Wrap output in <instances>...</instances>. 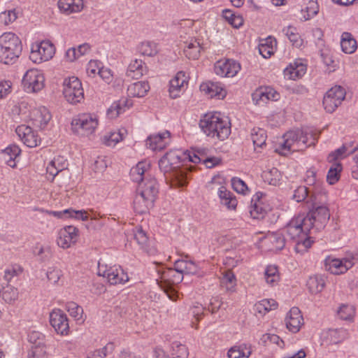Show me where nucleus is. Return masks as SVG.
I'll return each instance as SVG.
<instances>
[{
  "instance_id": "obj_1",
  "label": "nucleus",
  "mask_w": 358,
  "mask_h": 358,
  "mask_svg": "<svg viewBox=\"0 0 358 358\" xmlns=\"http://www.w3.org/2000/svg\"><path fill=\"white\" fill-rule=\"evenodd\" d=\"M320 133L313 128H303L287 131L276 145L275 151L286 156L292 152H298L314 145Z\"/></svg>"
},
{
  "instance_id": "obj_2",
  "label": "nucleus",
  "mask_w": 358,
  "mask_h": 358,
  "mask_svg": "<svg viewBox=\"0 0 358 358\" xmlns=\"http://www.w3.org/2000/svg\"><path fill=\"white\" fill-rule=\"evenodd\" d=\"M327 201V196L324 189L317 190L308 199L309 212L305 215V219L308 222L307 226H310L313 232L323 229L329 220L330 214L326 206Z\"/></svg>"
},
{
  "instance_id": "obj_3",
  "label": "nucleus",
  "mask_w": 358,
  "mask_h": 358,
  "mask_svg": "<svg viewBox=\"0 0 358 358\" xmlns=\"http://www.w3.org/2000/svg\"><path fill=\"white\" fill-rule=\"evenodd\" d=\"M306 224L305 214H301L293 217L285 228L286 235L290 239H297L295 250L298 253L306 252L313 243L310 237H307L308 234L312 233V229Z\"/></svg>"
},
{
  "instance_id": "obj_4",
  "label": "nucleus",
  "mask_w": 358,
  "mask_h": 358,
  "mask_svg": "<svg viewBox=\"0 0 358 358\" xmlns=\"http://www.w3.org/2000/svg\"><path fill=\"white\" fill-rule=\"evenodd\" d=\"M199 127L208 136L220 141L227 138L231 133L229 122L223 120L217 113L206 114L200 120Z\"/></svg>"
},
{
  "instance_id": "obj_5",
  "label": "nucleus",
  "mask_w": 358,
  "mask_h": 358,
  "mask_svg": "<svg viewBox=\"0 0 358 358\" xmlns=\"http://www.w3.org/2000/svg\"><path fill=\"white\" fill-rule=\"evenodd\" d=\"M22 50L21 41L16 34L6 32L0 36V62L13 64L20 55Z\"/></svg>"
},
{
  "instance_id": "obj_6",
  "label": "nucleus",
  "mask_w": 358,
  "mask_h": 358,
  "mask_svg": "<svg viewBox=\"0 0 358 358\" xmlns=\"http://www.w3.org/2000/svg\"><path fill=\"white\" fill-rule=\"evenodd\" d=\"M159 273L161 275L159 286L171 300L176 301L178 298V294L173 286L180 283L183 279V275L175 266L174 268H166L162 271H159Z\"/></svg>"
},
{
  "instance_id": "obj_7",
  "label": "nucleus",
  "mask_w": 358,
  "mask_h": 358,
  "mask_svg": "<svg viewBox=\"0 0 358 358\" xmlns=\"http://www.w3.org/2000/svg\"><path fill=\"white\" fill-rule=\"evenodd\" d=\"M63 94L66 101L71 103L80 102L84 98L82 83L76 77L66 78L64 81Z\"/></svg>"
},
{
  "instance_id": "obj_8",
  "label": "nucleus",
  "mask_w": 358,
  "mask_h": 358,
  "mask_svg": "<svg viewBox=\"0 0 358 358\" xmlns=\"http://www.w3.org/2000/svg\"><path fill=\"white\" fill-rule=\"evenodd\" d=\"M97 274L106 278L111 285L124 284L129 280L127 273L120 266L108 267L99 262Z\"/></svg>"
},
{
  "instance_id": "obj_9",
  "label": "nucleus",
  "mask_w": 358,
  "mask_h": 358,
  "mask_svg": "<svg viewBox=\"0 0 358 358\" xmlns=\"http://www.w3.org/2000/svg\"><path fill=\"white\" fill-rule=\"evenodd\" d=\"M159 168L164 173L166 179L175 180L180 186H185L187 183V177L185 171L177 169L171 164L164 156L159 161Z\"/></svg>"
},
{
  "instance_id": "obj_10",
  "label": "nucleus",
  "mask_w": 358,
  "mask_h": 358,
  "mask_svg": "<svg viewBox=\"0 0 358 358\" xmlns=\"http://www.w3.org/2000/svg\"><path fill=\"white\" fill-rule=\"evenodd\" d=\"M97 124V119L91 114L87 113L79 115L71 122L73 131L82 136L92 134Z\"/></svg>"
},
{
  "instance_id": "obj_11",
  "label": "nucleus",
  "mask_w": 358,
  "mask_h": 358,
  "mask_svg": "<svg viewBox=\"0 0 358 358\" xmlns=\"http://www.w3.org/2000/svg\"><path fill=\"white\" fill-rule=\"evenodd\" d=\"M345 90L339 85H336L328 90L323 99V106L328 113H333L345 99Z\"/></svg>"
},
{
  "instance_id": "obj_12",
  "label": "nucleus",
  "mask_w": 358,
  "mask_h": 358,
  "mask_svg": "<svg viewBox=\"0 0 358 358\" xmlns=\"http://www.w3.org/2000/svg\"><path fill=\"white\" fill-rule=\"evenodd\" d=\"M44 76L37 69L28 70L23 76L22 83L27 92H36L44 86Z\"/></svg>"
},
{
  "instance_id": "obj_13",
  "label": "nucleus",
  "mask_w": 358,
  "mask_h": 358,
  "mask_svg": "<svg viewBox=\"0 0 358 358\" xmlns=\"http://www.w3.org/2000/svg\"><path fill=\"white\" fill-rule=\"evenodd\" d=\"M50 322L57 334L61 335L69 334V320L66 315L62 310L55 309L50 313Z\"/></svg>"
},
{
  "instance_id": "obj_14",
  "label": "nucleus",
  "mask_w": 358,
  "mask_h": 358,
  "mask_svg": "<svg viewBox=\"0 0 358 358\" xmlns=\"http://www.w3.org/2000/svg\"><path fill=\"white\" fill-rule=\"evenodd\" d=\"M78 230L73 226H66L59 230L57 243L59 247L67 249L77 241Z\"/></svg>"
},
{
  "instance_id": "obj_15",
  "label": "nucleus",
  "mask_w": 358,
  "mask_h": 358,
  "mask_svg": "<svg viewBox=\"0 0 358 358\" xmlns=\"http://www.w3.org/2000/svg\"><path fill=\"white\" fill-rule=\"evenodd\" d=\"M240 64L232 59L220 60L215 64L214 71L221 77H233L240 70Z\"/></svg>"
},
{
  "instance_id": "obj_16",
  "label": "nucleus",
  "mask_w": 358,
  "mask_h": 358,
  "mask_svg": "<svg viewBox=\"0 0 358 358\" xmlns=\"http://www.w3.org/2000/svg\"><path fill=\"white\" fill-rule=\"evenodd\" d=\"M15 131L27 147L35 148L40 145L41 138L30 127L22 124L18 126Z\"/></svg>"
},
{
  "instance_id": "obj_17",
  "label": "nucleus",
  "mask_w": 358,
  "mask_h": 358,
  "mask_svg": "<svg viewBox=\"0 0 358 358\" xmlns=\"http://www.w3.org/2000/svg\"><path fill=\"white\" fill-rule=\"evenodd\" d=\"M138 192L155 201L159 193V185L157 180L151 176L146 177L143 182H140Z\"/></svg>"
},
{
  "instance_id": "obj_18",
  "label": "nucleus",
  "mask_w": 358,
  "mask_h": 358,
  "mask_svg": "<svg viewBox=\"0 0 358 358\" xmlns=\"http://www.w3.org/2000/svg\"><path fill=\"white\" fill-rule=\"evenodd\" d=\"M185 85H187V81L185 73L182 71L177 73L169 83V92L170 96L172 99L180 96L181 92L185 90Z\"/></svg>"
},
{
  "instance_id": "obj_19",
  "label": "nucleus",
  "mask_w": 358,
  "mask_h": 358,
  "mask_svg": "<svg viewBox=\"0 0 358 358\" xmlns=\"http://www.w3.org/2000/svg\"><path fill=\"white\" fill-rule=\"evenodd\" d=\"M264 196L262 192H257L251 201V206L250 208V213L254 219H262L268 211V208L261 201L262 197Z\"/></svg>"
},
{
  "instance_id": "obj_20",
  "label": "nucleus",
  "mask_w": 358,
  "mask_h": 358,
  "mask_svg": "<svg viewBox=\"0 0 358 358\" xmlns=\"http://www.w3.org/2000/svg\"><path fill=\"white\" fill-rule=\"evenodd\" d=\"M303 321L301 311L296 307L290 309L285 319L287 328L292 333H296L300 330Z\"/></svg>"
},
{
  "instance_id": "obj_21",
  "label": "nucleus",
  "mask_w": 358,
  "mask_h": 358,
  "mask_svg": "<svg viewBox=\"0 0 358 358\" xmlns=\"http://www.w3.org/2000/svg\"><path fill=\"white\" fill-rule=\"evenodd\" d=\"M169 136L170 133L168 131L150 136L146 140V145L152 150H162L168 144Z\"/></svg>"
},
{
  "instance_id": "obj_22",
  "label": "nucleus",
  "mask_w": 358,
  "mask_h": 358,
  "mask_svg": "<svg viewBox=\"0 0 358 358\" xmlns=\"http://www.w3.org/2000/svg\"><path fill=\"white\" fill-rule=\"evenodd\" d=\"M134 236L135 240L141 246V249L146 252L148 255L153 256L157 254V248L150 245L148 238L145 231L143 230L142 227H136L134 231Z\"/></svg>"
},
{
  "instance_id": "obj_23",
  "label": "nucleus",
  "mask_w": 358,
  "mask_h": 358,
  "mask_svg": "<svg viewBox=\"0 0 358 358\" xmlns=\"http://www.w3.org/2000/svg\"><path fill=\"white\" fill-rule=\"evenodd\" d=\"M306 72V65L300 59H297L284 70L285 77L290 80H296L301 78Z\"/></svg>"
},
{
  "instance_id": "obj_24",
  "label": "nucleus",
  "mask_w": 358,
  "mask_h": 358,
  "mask_svg": "<svg viewBox=\"0 0 358 358\" xmlns=\"http://www.w3.org/2000/svg\"><path fill=\"white\" fill-rule=\"evenodd\" d=\"M31 120L36 127L43 129L51 120V115L47 108L41 107L32 111Z\"/></svg>"
},
{
  "instance_id": "obj_25",
  "label": "nucleus",
  "mask_w": 358,
  "mask_h": 358,
  "mask_svg": "<svg viewBox=\"0 0 358 358\" xmlns=\"http://www.w3.org/2000/svg\"><path fill=\"white\" fill-rule=\"evenodd\" d=\"M318 189H323L318 185H315L311 188L306 187V186H299L294 191L292 197L297 202L305 201L308 206L310 205V202H308L309 198L310 199Z\"/></svg>"
},
{
  "instance_id": "obj_26",
  "label": "nucleus",
  "mask_w": 358,
  "mask_h": 358,
  "mask_svg": "<svg viewBox=\"0 0 358 358\" xmlns=\"http://www.w3.org/2000/svg\"><path fill=\"white\" fill-rule=\"evenodd\" d=\"M57 5L60 11L66 15L78 13L83 8V0H59Z\"/></svg>"
},
{
  "instance_id": "obj_27",
  "label": "nucleus",
  "mask_w": 358,
  "mask_h": 358,
  "mask_svg": "<svg viewBox=\"0 0 358 358\" xmlns=\"http://www.w3.org/2000/svg\"><path fill=\"white\" fill-rule=\"evenodd\" d=\"M154 203L153 200L138 192L134 200V209L137 213L144 214L154 206Z\"/></svg>"
},
{
  "instance_id": "obj_28",
  "label": "nucleus",
  "mask_w": 358,
  "mask_h": 358,
  "mask_svg": "<svg viewBox=\"0 0 358 358\" xmlns=\"http://www.w3.org/2000/svg\"><path fill=\"white\" fill-rule=\"evenodd\" d=\"M200 90L211 98L215 96L224 98L226 95L222 85L218 83L208 82L203 83L200 86Z\"/></svg>"
},
{
  "instance_id": "obj_29",
  "label": "nucleus",
  "mask_w": 358,
  "mask_h": 358,
  "mask_svg": "<svg viewBox=\"0 0 358 358\" xmlns=\"http://www.w3.org/2000/svg\"><path fill=\"white\" fill-rule=\"evenodd\" d=\"M220 203L228 209L234 210L237 206V200L232 192L227 190L224 186H221L217 192Z\"/></svg>"
},
{
  "instance_id": "obj_30",
  "label": "nucleus",
  "mask_w": 358,
  "mask_h": 358,
  "mask_svg": "<svg viewBox=\"0 0 358 358\" xmlns=\"http://www.w3.org/2000/svg\"><path fill=\"white\" fill-rule=\"evenodd\" d=\"M149 166L150 164L146 162H138L136 166L132 167L130 170V177L131 180L138 183L139 185L140 182H143L146 177H149V176H145Z\"/></svg>"
},
{
  "instance_id": "obj_31",
  "label": "nucleus",
  "mask_w": 358,
  "mask_h": 358,
  "mask_svg": "<svg viewBox=\"0 0 358 358\" xmlns=\"http://www.w3.org/2000/svg\"><path fill=\"white\" fill-rule=\"evenodd\" d=\"M149 90L150 85L148 82L138 81L128 86L127 94L131 97H143Z\"/></svg>"
},
{
  "instance_id": "obj_32",
  "label": "nucleus",
  "mask_w": 358,
  "mask_h": 358,
  "mask_svg": "<svg viewBox=\"0 0 358 358\" xmlns=\"http://www.w3.org/2000/svg\"><path fill=\"white\" fill-rule=\"evenodd\" d=\"M146 71V66L141 59L132 61L127 70V76L132 79H138Z\"/></svg>"
},
{
  "instance_id": "obj_33",
  "label": "nucleus",
  "mask_w": 358,
  "mask_h": 358,
  "mask_svg": "<svg viewBox=\"0 0 358 358\" xmlns=\"http://www.w3.org/2000/svg\"><path fill=\"white\" fill-rule=\"evenodd\" d=\"M68 163L66 159L62 156L55 157L47 166V172L52 176H56L59 172L67 169Z\"/></svg>"
},
{
  "instance_id": "obj_34",
  "label": "nucleus",
  "mask_w": 358,
  "mask_h": 358,
  "mask_svg": "<svg viewBox=\"0 0 358 358\" xmlns=\"http://www.w3.org/2000/svg\"><path fill=\"white\" fill-rule=\"evenodd\" d=\"M132 105L133 101L129 99H120L113 103L110 108H108V115H110L111 117H117L124 113L127 109L130 108Z\"/></svg>"
},
{
  "instance_id": "obj_35",
  "label": "nucleus",
  "mask_w": 358,
  "mask_h": 358,
  "mask_svg": "<svg viewBox=\"0 0 358 358\" xmlns=\"http://www.w3.org/2000/svg\"><path fill=\"white\" fill-rule=\"evenodd\" d=\"M201 43L195 38H192L189 41L185 42L184 48V54L191 59H197L201 52Z\"/></svg>"
},
{
  "instance_id": "obj_36",
  "label": "nucleus",
  "mask_w": 358,
  "mask_h": 358,
  "mask_svg": "<svg viewBox=\"0 0 358 358\" xmlns=\"http://www.w3.org/2000/svg\"><path fill=\"white\" fill-rule=\"evenodd\" d=\"M348 337V332L343 328L329 329L325 339L330 344H337Z\"/></svg>"
},
{
  "instance_id": "obj_37",
  "label": "nucleus",
  "mask_w": 358,
  "mask_h": 358,
  "mask_svg": "<svg viewBox=\"0 0 358 358\" xmlns=\"http://www.w3.org/2000/svg\"><path fill=\"white\" fill-rule=\"evenodd\" d=\"M341 47L346 54L355 52L357 48V41L349 32H343L341 36Z\"/></svg>"
},
{
  "instance_id": "obj_38",
  "label": "nucleus",
  "mask_w": 358,
  "mask_h": 358,
  "mask_svg": "<svg viewBox=\"0 0 358 358\" xmlns=\"http://www.w3.org/2000/svg\"><path fill=\"white\" fill-rule=\"evenodd\" d=\"M34 45L45 61L50 59L55 52L53 44L48 41H43Z\"/></svg>"
},
{
  "instance_id": "obj_39",
  "label": "nucleus",
  "mask_w": 358,
  "mask_h": 358,
  "mask_svg": "<svg viewBox=\"0 0 358 358\" xmlns=\"http://www.w3.org/2000/svg\"><path fill=\"white\" fill-rule=\"evenodd\" d=\"M174 266L182 275L184 274H195L198 271L196 264L192 261L178 259L175 262Z\"/></svg>"
},
{
  "instance_id": "obj_40",
  "label": "nucleus",
  "mask_w": 358,
  "mask_h": 358,
  "mask_svg": "<svg viewBox=\"0 0 358 358\" xmlns=\"http://www.w3.org/2000/svg\"><path fill=\"white\" fill-rule=\"evenodd\" d=\"M266 132L264 129L259 127L253 128L251 131V138L253 142L255 149L256 148H262L266 145Z\"/></svg>"
},
{
  "instance_id": "obj_41",
  "label": "nucleus",
  "mask_w": 358,
  "mask_h": 358,
  "mask_svg": "<svg viewBox=\"0 0 358 358\" xmlns=\"http://www.w3.org/2000/svg\"><path fill=\"white\" fill-rule=\"evenodd\" d=\"M306 285L312 294H317L322 291L325 282L322 276L314 275L308 278Z\"/></svg>"
},
{
  "instance_id": "obj_42",
  "label": "nucleus",
  "mask_w": 358,
  "mask_h": 358,
  "mask_svg": "<svg viewBox=\"0 0 358 358\" xmlns=\"http://www.w3.org/2000/svg\"><path fill=\"white\" fill-rule=\"evenodd\" d=\"M282 32L286 35L292 44L296 47L301 48L303 45V40L297 32L296 28L292 26L285 27Z\"/></svg>"
},
{
  "instance_id": "obj_43",
  "label": "nucleus",
  "mask_w": 358,
  "mask_h": 358,
  "mask_svg": "<svg viewBox=\"0 0 358 358\" xmlns=\"http://www.w3.org/2000/svg\"><path fill=\"white\" fill-rule=\"evenodd\" d=\"M21 152V150L20 148L16 145H11L8 147H7L3 150V155L5 159L7 160V164L8 166L11 167L15 166V159L17 157L20 155Z\"/></svg>"
},
{
  "instance_id": "obj_44",
  "label": "nucleus",
  "mask_w": 358,
  "mask_h": 358,
  "mask_svg": "<svg viewBox=\"0 0 358 358\" xmlns=\"http://www.w3.org/2000/svg\"><path fill=\"white\" fill-rule=\"evenodd\" d=\"M264 278L267 284L271 286L275 285L280 280L277 266L272 265L268 266L265 269Z\"/></svg>"
},
{
  "instance_id": "obj_45",
  "label": "nucleus",
  "mask_w": 358,
  "mask_h": 358,
  "mask_svg": "<svg viewBox=\"0 0 358 358\" xmlns=\"http://www.w3.org/2000/svg\"><path fill=\"white\" fill-rule=\"evenodd\" d=\"M2 299L7 303H10L16 300L18 297L17 289L7 284L2 287L0 290Z\"/></svg>"
},
{
  "instance_id": "obj_46",
  "label": "nucleus",
  "mask_w": 358,
  "mask_h": 358,
  "mask_svg": "<svg viewBox=\"0 0 358 358\" xmlns=\"http://www.w3.org/2000/svg\"><path fill=\"white\" fill-rule=\"evenodd\" d=\"M337 314L340 319L346 321H352L355 315V307L352 305L342 304Z\"/></svg>"
},
{
  "instance_id": "obj_47",
  "label": "nucleus",
  "mask_w": 358,
  "mask_h": 358,
  "mask_svg": "<svg viewBox=\"0 0 358 358\" xmlns=\"http://www.w3.org/2000/svg\"><path fill=\"white\" fill-rule=\"evenodd\" d=\"M278 307L277 302L273 299H264L255 304L256 310L260 314L275 310Z\"/></svg>"
},
{
  "instance_id": "obj_48",
  "label": "nucleus",
  "mask_w": 358,
  "mask_h": 358,
  "mask_svg": "<svg viewBox=\"0 0 358 358\" xmlns=\"http://www.w3.org/2000/svg\"><path fill=\"white\" fill-rule=\"evenodd\" d=\"M318 11L319 6L317 3L314 1H310L306 8L301 10V13L302 16L301 17V20L303 21L308 20L317 15Z\"/></svg>"
},
{
  "instance_id": "obj_49",
  "label": "nucleus",
  "mask_w": 358,
  "mask_h": 358,
  "mask_svg": "<svg viewBox=\"0 0 358 358\" xmlns=\"http://www.w3.org/2000/svg\"><path fill=\"white\" fill-rule=\"evenodd\" d=\"M185 156L186 152L183 153L180 150H171L164 155V157L177 169H180V163L184 159L183 157Z\"/></svg>"
},
{
  "instance_id": "obj_50",
  "label": "nucleus",
  "mask_w": 358,
  "mask_h": 358,
  "mask_svg": "<svg viewBox=\"0 0 358 358\" xmlns=\"http://www.w3.org/2000/svg\"><path fill=\"white\" fill-rule=\"evenodd\" d=\"M273 42L275 43L271 37H268L265 40V43H260L259 45V52L264 58L270 57L274 52Z\"/></svg>"
},
{
  "instance_id": "obj_51",
  "label": "nucleus",
  "mask_w": 358,
  "mask_h": 358,
  "mask_svg": "<svg viewBox=\"0 0 358 358\" xmlns=\"http://www.w3.org/2000/svg\"><path fill=\"white\" fill-rule=\"evenodd\" d=\"M189 352L187 347L179 342H173L171 345V358H187Z\"/></svg>"
},
{
  "instance_id": "obj_52",
  "label": "nucleus",
  "mask_w": 358,
  "mask_h": 358,
  "mask_svg": "<svg viewBox=\"0 0 358 358\" xmlns=\"http://www.w3.org/2000/svg\"><path fill=\"white\" fill-rule=\"evenodd\" d=\"M327 269L335 275L344 273L348 270L345 266L341 259H331L329 264V267Z\"/></svg>"
},
{
  "instance_id": "obj_53",
  "label": "nucleus",
  "mask_w": 358,
  "mask_h": 358,
  "mask_svg": "<svg viewBox=\"0 0 358 358\" xmlns=\"http://www.w3.org/2000/svg\"><path fill=\"white\" fill-rule=\"evenodd\" d=\"M28 341L33 345L31 348H44L45 336L36 331H33L28 335Z\"/></svg>"
},
{
  "instance_id": "obj_54",
  "label": "nucleus",
  "mask_w": 358,
  "mask_h": 358,
  "mask_svg": "<svg viewBox=\"0 0 358 358\" xmlns=\"http://www.w3.org/2000/svg\"><path fill=\"white\" fill-rule=\"evenodd\" d=\"M139 51L143 55L153 57L158 52L156 43L150 41L141 43L139 47Z\"/></svg>"
},
{
  "instance_id": "obj_55",
  "label": "nucleus",
  "mask_w": 358,
  "mask_h": 358,
  "mask_svg": "<svg viewBox=\"0 0 358 358\" xmlns=\"http://www.w3.org/2000/svg\"><path fill=\"white\" fill-rule=\"evenodd\" d=\"M236 284V279L234 273L231 270L225 271L221 278V285L230 290L235 287Z\"/></svg>"
},
{
  "instance_id": "obj_56",
  "label": "nucleus",
  "mask_w": 358,
  "mask_h": 358,
  "mask_svg": "<svg viewBox=\"0 0 358 358\" xmlns=\"http://www.w3.org/2000/svg\"><path fill=\"white\" fill-rule=\"evenodd\" d=\"M341 169V164H336L334 166L329 169L327 176V180L330 185L335 184L339 180Z\"/></svg>"
},
{
  "instance_id": "obj_57",
  "label": "nucleus",
  "mask_w": 358,
  "mask_h": 358,
  "mask_svg": "<svg viewBox=\"0 0 358 358\" xmlns=\"http://www.w3.org/2000/svg\"><path fill=\"white\" fill-rule=\"evenodd\" d=\"M17 17L15 10H9L0 13V24L8 25L13 22Z\"/></svg>"
},
{
  "instance_id": "obj_58",
  "label": "nucleus",
  "mask_w": 358,
  "mask_h": 358,
  "mask_svg": "<svg viewBox=\"0 0 358 358\" xmlns=\"http://www.w3.org/2000/svg\"><path fill=\"white\" fill-rule=\"evenodd\" d=\"M22 272V268L19 265H14L10 268H8L4 271L3 278L8 282H10L15 277H17Z\"/></svg>"
},
{
  "instance_id": "obj_59",
  "label": "nucleus",
  "mask_w": 358,
  "mask_h": 358,
  "mask_svg": "<svg viewBox=\"0 0 358 358\" xmlns=\"http://www.w3.org/2000/svg\"><path fill=\"white\" fill-rule=\"evenodd\" d=\"M66 308L71 316L75 317L77 320H82V314L83 313L82 307L74 302H69L66 305Z\"/></svg>"
},
{
  "instance_id": "obj_60",
  "label": "nucleus",
  "mask_w": 358,
  "mask_h": 358,
  "mask_svg": "<svg viewBox=\"0 0 358 358\" xmlns=\"http://www.w3.org/2000/svg\"><path fill=\"white\" fill-rule=\"evenodd\" d=\"M266 89H264V87H261L257 89L252 94V101L256 105H261L267 102L266 98Z\"/></svg>"
},
{
  "instance_id": "obj_61",
  "label": "nucleus",
  "mask_w": 358,
  "mask_h": 358,
  "mask_svg": "<svg viewBox=\"0 0 358 358\" xmlns=\"http://www.w3.org/2000/svg\"><path fill=\"white\" fill-rule=\"evenodd\" d=\"M109 348L112 350L113 344L109 343L101 349L89 352L87 358H105L108 355Z\"/></svg>"
},
{
  "instance_id": "obj_62",
  "label": "nucleus",
  "mask_w": 358,
  "mask_h": 358,
  "mask_svg": "<svg viewBox=\"0 0 358 358\" xmlns=\"http://www.w3.org/2000/svg\"><path fill=\"white\" fill-rule=\"evenodd\" d=\"M345 266L350 269L358 260V254L357 252H348L344 257L341 259Z\"/></svg>"
},
{
  "instance_id": "obj_63",
  "label": "nucleus",
  "mask_w": 358,
  "mask_h": 358,
  "mask_svg": "<svg viewBox=\"0 0 358 358\" xmlns=\"http://www.w3.org/2000/svg\"><path fill=\"white\" fill-rule=\"evenodd\" d=\"M231 185L238 193L245 194L248 189L245 182L238 178H233L231 179Z\"/></svg>"
},
{
  "instance_id": "obj_64",
  "label": "nucleus",
  "mask_w": 358,
  "mask_h": 358,
  "mask_svg": "<svg viewBox=\"0 0 358 358\" xmlns=\"http://www.w3.org/2000/svg\"><path fill=\"white\" fill-rule=\"evenodd\" d=\"M46 275L48 280L55 284L60 279L62 271L57 268H49Z\"/></svg>"
}]
</instances>
